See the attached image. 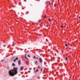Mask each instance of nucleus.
Here are the masks:
<instances>
[{
  "instance_id": "1",
  "label": "nucleus",
  "mask_w": 80,
  "mask_h": 80,
  "mask_svg": "<svg viewBox=\"0 0 80 80\" xmlns=\"http://www.w3.org/2000/svg\"><path fill=\"white\" fill-rule=\"evenodd\" d=\"M18 68L17 67L14 68L13 69H11L9 71V74L10 76L13 77L15 75H17L18 73L17 72Z\"/></svg>"
},
{
  "instance_id": "2",
  "label": "nucleus",
  "mask_w": 80,
  "mask_h": 80,
  "mask_svg": "<svg viewBox=\"0 0 80 80\" xmlns=\"http://www.w3.org/2000/svg\"><path fill=\"white\" fill-rule=\"evenodd\" d=\"M42 59L41 58H39V62H40V63H42Z\"/></svg>"
},
{
  "instance_id": "3",
  "label": "nucleus",
  "mask_w": 80,
  "mask_h": 80,
  "mask_svg": "<svg viewBox=\"0 0 80 80\" xmlns=\"http://www.w3.org/2000/svg\"><path fill=\"white\" fill-rule=\"evenodd\" d=\"M18 64L19 65H21V61L20 60H19L18 61Z\"/></svg>"
},
{
  "instance_id": "4",
  "label": "nucleus",
  "mask_w": 80,
  "mask_h": 80,
  "mask_svg": "<svg viewBox=\"0 0 80 80\" xmlns=\"http://www.w3.org/2000/svg\"><path fill=\"white\" fill-rule=\"evenodd\" d=\"M23 70V67L22 66V67H21L20 71H22V70Z\"/></svg>"
},
{
  "instance_id": "5",
  "label": "nucleus",
  "mask_w": 80,
  "mask_h": 80,
  "mask_svg": "<svg viewBox=\"0 0 80 80\" xmlns=\"http://www.w3.org/2000/svg\"><path fill=\"white\" fill-rule=\"evenodd\" d=\"M37 72H38V69H37L36 71L34 70V73H36Z\"/></svg>"
},
{
  "instance_id": "6",
  "label": "nucleus",
  "mask_w": 80,
  "mask_h": 80,
  "mask_svg": "<svg viewBox=\"0 0 80 80\" xmlns=\"http://www.w3.org/2000/svg\"><path fill=\"white\" fill-rule=\"evenodd\" d=\"M12 65L13 66H15V64L14 63H13L12 64Z\"/></svg>"
},
{
  "instance_id": "7",
  "label": "nucleus",
  "mask_w": 80,
  "mask_h": 80,
  "mask_svg": "<svg viewBox=\"0 0 80 80\" xmlns=\"http://www.w3.org/2000/svg\"><path fill=\"white\" fill-rule=\"evenodd\" d=\"M38 22H39V23H40V22H42V20H39L38 21Z\"/></svg>"
},
{
  "instance_id": "8",
  "label": "nucleus",
  "mask_w": 80,
  "mask_h": 80,
  "mask_svg": "<svg viewBox=\"0 0 80 80\" xmlns=\"http://www.w3.org/2000/svg\"><path fill=\"white\" fill-rule=\"evenodd\" d=\"M38 63V62L37 61H35V62H34L35 64H36V63Z\"/></svg>"
},
{
  "instance_id": "9",
  "label": "nucleus",
  "mask_w": 80,
  "mask_h": 80,
  "mask_svg": "<svg viewBox=\"0 0 80 80\" xmlns=\"http://www.w3.org/2000/svg\"><path fill=\"white\" fill-rule=\"evenodd\" d=\"M49 22H51V19H50V18H49V20H48Z\"/></svg>"
},
{
  "instance_id": "10",
  "label": "nucleus",
  "mask_w": 80,
  "mask_h": 80,
  "mask_svg": "<svg viewBox=\"0 0 80 80\" xmlns=\"http://www.w3.org/2000/svg\"><path fill=\"white\" fill-rule=\"evenodd\" d=\"M65 46L66 47H68V44H66L65 45Z\"/></svg>"
},
{
  "instance_id": "11",
  "label": "nucleus",
  "mask_w": 80,
  "mask_h": 80,
  "mask_svg": "<svg viewBox=\"0 0 80 80\" xmlns=\"http://www.w3.org/2000/svg\"><path fill=\"white\" fill-rule=\"evenodd\" d=\"M14 58V57H12L11 58V60H13V59H14V58Z\"/></svg>"
},
{
  "instance_id": "12",
  "label": "nucleus",
  "mask_w": 80,
  "mask_h": 80,
  "mask_svg": "<svg viewBox=\"0 0 80 80\" xmlns=\"http://www.w3.org/2000/svg\"><path fill=\"white\" fill-rule=\"evenodd\" d=\"M68 60V58L67 57L66 58V60Z\"/></svg>"
},
{
  "instance_id": "13",
  "label": "nucleus",
  "mask_w": 80,
  "mask_h": 80,
  "mask_svg": "<svg viewBox=\"0 0 80 80\" xmlns=\"http://www.w3.org/2000/svg\"><path fill=\"white\" fill-rule=\"evenodd\" d=\"M57 6V4H54V7H56Z\"/></svg>"
},
{
  "instance_id": "14",
  "label": "nucleus",
  "mask_w": 80,
  "mask_h": 80,
  "mask_svg": "<svg viewBox=\"0 0 80 80\" xmlns=\"http://www.w3.org/2000/svg\"><path fill=\"white\" fill-rule=\"evenodd\" d=\"M28 57H29L30 58V55H29V54H28Z\"/></svg>"
},
{
  "instance_id": "15",
  "label": "nucleus",
  "mask_w": 80,
  "mask_h": 80,
  "mask_svg": "<svg viewBox=\"0 0 80 80\" xmlns=\"http://www.w3.org/2000/svg\"><path fill=\"white\" fill-rule=\"evenodd\" d=\"M48 3L49 5H50V1H48Z\"/></svg>"
},
{
  "instance_id": "16",
  "label": "nucleus",
  "mask_w": 80,
  "mask_h": 80,
  "mask_svg": "<svg viewBox=\"0 0 80 80\" xmlns=\"http://www.w3.org/2000/svg\"><path fill=\"white\" fill-rule=\"evenodd\" d=\"M18 58H16V60H18Z\"/></svg>"
},
{
  "instance_id": "17",
  "label": "nucleus",
  "mask_w": 80,
  "mask_h": 80,
  "mask_svg": "<svg viewBox=\"0 0 80 80\" xmlns=\"http://www.w3.org/2000/svg\"><path fill=\"white\" fill-rule=\"evenodd\" d=\"M13 62H16V59H14L13 60Z\"/></svg>"
},
{
  "instance_id": "18",
  "label": "nucleus",
  "mask_w": 80,
  "mask_h": 80,
  "mask_svg": "<svg viewBox=\"0 0 80 80\" xmlns=\"http://www.w3.org/2000/svg\"><path fill=\"white\" fill-rule=\"evenodd\" d=\"M48 2H46V5L47 4H48Z\"/></svg>"
},
{
  "instance_id": "19",
  "label": "nucleus",
  "mask_w": 80,
  "mask_h": 80,
  "mask_svg": "<svg viewBox=\"0 0 80 80\" xmlns=\"http://www.w3.org/2000/svg\"><path fill=\"white\" fill-rule=\"evenodd\" d=\"M26 64L27 65H28V62H27L26 63Z\"/></svg>"
},
{
  "instance_id": "20",
  "label": "nucleus",
  "mask_w": 80,
  "mask_h": 80,
  "mask_svg": "<svg viewBox=\"0 0 80 80\" xmlns=\"http://www.w3.org/2000/svg\"><path fill=\"white\" fill-rule=\"evenodd\" d=\"M27 60H28V61H29V60H28V58H26Z\"/></svg>"
},
{
  "instance_id": "21",
  "label": "nucleus",
  "mask_w": 80,
  "mask_h": 80,
  "mask_svg": "<svg viewBox=\"0 0 80 80\" xmlns=\"http://www.w3.org/2000/svg\"><path fill=\"white\" fill-rule=\"evenodd\" d=\"M43 69H42V68H41V72H42V70Z\"/></svg>"
},
{
  "instance_id": "22",
  "label": "nucleus",
  "mask_w": 80,
  "mask_h": 80,
  "mask_svg": "<svg viewBox=\"0 0 80 80\" xmlns=\"http://www.w3.org/2000/svg\"><path fill=\"white\" fill-rule=\"evenodd\" d=\"M3 46H4V47H6V45H4Z\"/></svg>"
},
{
  "instance_id": "23",
  "label": "nucleus",
  "mask_w": 80,
  "mask_h": 80,
  "mask_svg": "<svg viewBox=\"0 0 80 80\" xmlns=\"http://www.w3.org/2000/svg\"><path fill=\"white\" fill-rule=\"evenodd\" d=\"M61 28H63V26H61Z\"/></svg>"
},
{
  "instance_id": "24",
  "label": "nucleus",
  "mask_w": 80,
  "mask_h": 80,
  "mask_svg": "<svg viewBox=\"0 0 80 80\" xmlns=\"http://www.w3.org/2000/svg\"><path fill=\"white\" fill-rule=\"evenodd\" d=\"M29 70H32V68H29Z\"/></svg>"
},
{
  "instance_id": "25",
  "label": "nucleus",
  "mask_w": 80,
  "mask_h": 80,
  "mask_svg": "<svg viewBox=\"0 0 80 80\" xmlns=\"http://www.w3.org/2000/svg\"><path fill=\"white\" fill-rule=\"evenodd\" d=\"M47 27H48V25H47Z\"/></svg>"
},
{
  "instance_id": "26",
  "label": "nucleus",
  "mask_w": 80,
  "mask_h": 80,
  "mask_svg": "<svg viewBox=\"0 0 80 80\" xmlns=\"http://www.w3.org/2000/svg\"><path fill=\"white\" fill-rule=\"evenodd\" d=\"M38 68H40V66H38Z\"/></svg>"
},
{
  "instance_id": "27",
  "label": "nucleus",
  "mask_w": 80,
  "mask_h": 80,
  "mask_svg": "<svg viewBox=\"0 0 80 80\" xmlns=\"http://www.w3.org/2000/svg\"><path fill=\"white\" fill-rule=\"evenodd\" d=\"M34 58H35V57L34 56L33 57Z\"/></svg>"
},
{
  "instance_id": "28",
  "label": "nucleus",
  "mask_w": 80,
  "mask_h": 80,
  "mask_svg": "<svg viewBox=\"0 0 80 80\" xmlns=\"http://www.w3.org/2000/svg\"><path fill=\"white\" fill-rule=\"evenodd\" d=\"M47 16H46V15H45V16H44V18H45Z\"/></svg>"
},
{
  "instance_id": "29",
  "label": "nucleus",
  "mask_w": 80,
  "mask_h": 80,
  "mask_svg": "<svg viewBox=\"0 0 80 80\" xmlns=\"http://www.w3.org/2000/svg\"><path fill=\"white\" fill-rule=\"evenodd\" d=\"M36 58V59H38V58Z\"/></svg>"
},
{
  "instance_id": "30",
  "label": "nucleus",
  "mask_w": 80,
  "mask_h": 80,
  "mask_svg": "<svg viewBox=\"0 0 80 80\" xmlns=\"http://www.w3.org/2000/svg\"><path fill=\"white\" fill-rule=\"evenodd\" d=\"M25 57L26 58H27V56H25Z\"/></svg>"
},
{
  "instance_id": "31",
  "label": "nucleus",
  "mask_w": 80,
  "mask_h": 80,
  "mask_svg": "<svg viewBox=\"0 0 80 80\" xmlns=\"http://www.w3.org/2000/svg\"><path fill=\"white\" fill-rule=\"evenodd\" d=\"M1 61H2V62H3V60H2Z\"/></svg>"
},
{
  "instance_id": "32",
  "label": "nucleus",
  "mask_w": 80,
  "mask_h": 80,
  "mask_svg": "<svg viewBox=\"0 0 80 80\" xmlns=\"http://www.w3.org/2000/svg\"><path fill=\"white\" fill-rule=\"evenodd\" d=\"M22 8V9H24V8Z\"/></svg>"
},
{
  "instance_id": "33",
  "label": "nucleus",
  "mask_w": 80,
  "mask_h": 80,
  "mask_svg": "<svg viewBox=\"0 0 80 80\" xmlns=\"http://www.w3.org/2000/svg\"><path fill=\"white\" fill-rule=\"evenodd\" d=\"M24 1H25V2H26V0H24Z\"/></svg>"
},
{
  "instance_id": "34",
  "label": "nucleus",
  "mask_w": 80,
  "mask_h": 80,
  "mask_svg": "<svg viewBox=\"0 0 80 80\" xmlns=\"http://www.w3.org/2000/svg\"><path fill=\"white\" fill-rule=\"evenodd\" d=\"M8 55H7V56H6V57H8Z\"/></svg>"
},
{
  "instance_id": "35",
  "label": "nucleus",
  "mask_w": 80,
  "mask_h": 80,
  "mask_svg": "<svg viewBox=\"0 0 80 80\" xmlns=\"http://www.w3.org/2000/svg\"><path fill=\"white\" fill-rule=\"evenodd\" d=\"M79 18L80 19V16L79 17Z\"/></svg>"
},
{
  "instance_id": "36",
  "label": "nucleus",
  "mask_w": 80,
  "mask_h": 80,
  "mask_svg": "<svg viewBox=\"0 0 80 80\" xmlns=\"http://www.w3.org/2000/svg\"><path fill=\"white\" fill-rule=\"evenodd\" d=\"M34 68V70H35V68Z\"/></svg>"
},
{
  "instance_id": "37",
  "label": "nucleus",
  "mask_w": 80,
  "mask_h": 80,
  "mask_svg": "<svg viewBox=\"0 0 80 80\" xmlns=\"http://www.w3.org/2000/svg\"><path fill=\"white\" fill-rule=\"evenodd\" d=\"M13 44L12 45H13Z\"/></svg>"
},
{
  "instance_id": "38",
  "label": "nucleus",
  "mask_w": 80,
  "mask_h": 80,
  "mask_svg": "<svg viewBox=\"0 0 80 80\" xmlns=\"http://www.w3.org/2000/svg\"><path fill=\"white\" fill-rule=\"evenodd\" d=\"M79 80H80V79Z\"/></svg>"
}]
</instances>
